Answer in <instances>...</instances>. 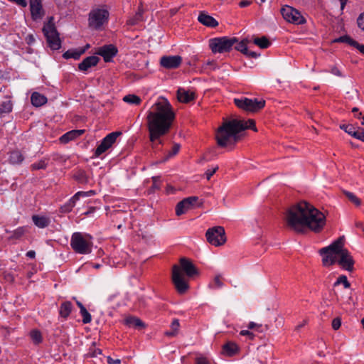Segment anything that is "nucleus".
Wrapping results in <instances>:
<instances>
[{
  "label": "nucleus",
  "instance_id": "nucleus-1",
  "mask_svg": "<svg viewBox=\"0 0 364 364\" xmlns=\"http://www.w3.org/2000/svg\"><path fill=\"white\" fill-rule=\"evenodd\" d=\"M284 220L289 229L297 233L318 232L325 225L326 217L311 204L301 201L287 209Z\"/></svg>",
  "mask_w": 364,
  "mask_h": 364
},
{
  "label": "nucleus",
  "instance_id": "nucleus-2",
  "mask_svg": "<svg viewBox=\"0 0 364 364\" xmlns=\"http://www.w3.org/2000/svg\"><path fill=\"white\" fill-rule=\"evenodd\" d=\"M175 114L168 100L159 97L147 112V125L152 148L158 150V144H161V136L166 134L174 120Z\"/></svg>",
  "mask_w": 364,
  "mask_h": 364
},
{
  "label": "nucleus",
  "instance_id": "nucleus-3",
  "mask_svg": "<svg viewBox=\"0 0 364 364\" xmlns=\"http://www.w3.org/2000/svg\"><path fill=\"white\" fill-rule=\"evenodd\" d=\"M319 253L322 256L324 266H330L337 262L346 271L353 270L354 260L350 252L343 248V241L341 238H338L329 246L321 248Z\"/></svg>",
  "mask_w": 364,
  "mask_h": 364
},
{
  "label": "nucleus",
  "instance_id": "nucleus-4",
  "mask_svg": "<svg viewBox=\"0 0 364 364\" xmlns=\"http://www.w3.org/2000/svg\"><path fill=\"white\" fill-rule=\"evenodd\" d=\"M247 129L257 131L254 120L242 121L232 119L224 122L218 127L216 132V139L218 146L225 147L234 144L240 138L239 134Z\"/></svg>",
  "mask_w": 364,
  "mask_h": 364
},
{
  "label": "nucleus",
  "instance_id": "nucleus-5",
  "mask_svg": "<svg viewBox=\"0 0 364 364\" xmlns=\"http://www.w3.org/2000/svg\"><path fill=\"white\" fill-rule=\"evenodd\" d=\"M92 240L90 235L76 232L71 236L70 246L76 253L87 255L92 252Z\"/></svg>",
  "mask_w": 364,
  "mask_h": 364
},
{
  "label": "nucleus",
  "instance_id": "nucleus-6",
  "mask_svg": "<svg viewBox=\"0 0 364 364\" xmlns=\"http://www.w3.org/2000/svg\"><path fill=\"white\" fill-rule=\"evenodd\" d=\"M109 17V13L105 6L94 8L89 13V27L95 30H102L104 25L107 23Z\"/></svg>",
  "mask_w": 364,
  "mask_h": 364
},
{
  "label": "nucleus",
  "instance_id": "nucleus-7",
  "mask_svg": "<svg viewBox=\"0 0 364 364\" xmlns=\"http://www.w3.org/2000/svg\"><path fill=\"white\" fill-rule=\"evenodd\" d=\"M43 32L50 48L52 50L60 49L61 42L59 38V33H58L53 23V17H50L48 21L44 24Z\"/></svg>",
  "mask_w": 364,
  "mask_h": 364
},
{
  "label": "nucleus",
  "instance_id": "nucleus-8",
  "mask_svg": "<svg viewBox=\"0 0 364 364\" xmlns=\"http://www.w3.org/2000/svg\"><path fill=\"white\" fill-rule=\"evenodd\" d=\"M237 41L236 38H228L227 36L214 38L209 41V46L213 53H223L229 52Z\"/></svg>",
  "mask_w": 364,
  "mask_h": 364
},
{
  "label": "nucleus",
  "instance_id": "nucleus-9",
  "mask_svg": "<svg viewBox=\"0 0 364 364\" xmlns=\"http://www.w3.org/2000/svg\"><path fill=\"white\" fill-rule=\"evenodd\" d=\"M235 104L240 109L247 112H257L264 107L265 101L257 100L256 98L249 99L243 97L241 99H235Z\"/></svg>",
  "mask_w": 364,
  "mask_h": 364
},
{
  "label": "nucleus",
  "instance_id": "nucleus-10",
  "mask_svg": "<svg viewBox=\"0 0 364 364\" xmlns=\"http://www.w3.org/2000/svg\"><path fill=\"white\" fill-rule=\"evenodd\" d=\"M205 236L208 242L214 246L222 245L226 241L225 230L221 226L209 228Z\"/></svg>",
  "mask_w": 364,
  "mask_h": 364
},
{
  "label": "nucleus",
  "instance_id": "nucleus-11",
  "mask_svg": "<svg viewBox=\"0 0 364 364\" xmlns=\"http://www.w3.org/2000/svg\"><path fill=\"white\" fill-rule=\"evenodd\" d=\"M281 14L285 21L296 25L303 24L305 23L304 18L300 12L289 6H284L281 9Z\"/></svg>",
  "mask_w": 364,
  "mask_h": 364
},
{
  "label": "nucleus",
  "instance_id": "nucleus-12",
  "mask_svg": "<svg viewBox=\"0 0 364 364\" xmlns=\"http://www.w3.org/2000/svg\"><path fill=\"white\" fill-rule=\"evenodd\" d=\"M172 281L176 290L180 294L185 293L189 287L188 282L185 279L182 271L178 265L173 267Z\"/></svg>",
  "mask_w": 364,
  "mask_h": 364
},
{
  "label": "nucleus",
  "instance_id": "nucleus-13",
  "mask_svg": "<svg viewBox=\"0 0 364 364\" xmlns=\"http://www.w3.org/2000/svg\"><path fill=\"white\" fill-rule=\"evenodd\" d=\"M120 132H114L107 134L97 146L95 151V157H99L101 154L105 153L112 144L116 141L117 137L120 136Z\"/></svg>",
  "mask_w": 364,
  "mask_h": 364
},
{
  "label": "nucleus",
  "instance_id": "nucleus-14",
  "mask_svg": "<svg viewBox=\"0 0 364 364\" xmlns=\"http://www.w3.org/2000/svg\"><path fill=\"white\" fill-rule=\"evenodd\" d=\"M198 198L196 196L188 197L178 203L176 206V214L179 216L184 214L187 210L191 209Z\"/></svg>",
  "mask_w": 364,
  "mask_h": 364
},
{
  "label": "nucleus",
  "instance_id": "nucleus-15",
  "mask_svg": "<svg viewBox=\"0 0 364 364\" xmlns=\"http://www.w3.org/2000/svg\"><path fill=\"white\" fill-rule=\"evenodd\" d=\"M182 58L179 55H164L160 59V65L166 69H176L179 67Z\"/></svg>",
  "mask_w": 364,
  "mask_h": 364
},
{
  "label": "nucleus",
  "instance_id": "nucleus-16",
  "mask_svg": "<svg viewBox=\"0 0 364 364\" xmlns=\"http://www.w3.org/2000/svg\"><path fill=\"white\" fill-rule=\"evenodd\" d=\"M31 16L33 21L41 19L44 14L41 0H29Z\"/></svg>",
  "mask_w": 364,
  "mask_h": 364
},
{
  "label": "nucleus",
  "instance_id": "nucleus-17",
  "mask_svg": "<svg viewBox=\"0 0 364 364\" xmlns=\"http://www.w3.org/2000/svg\"><path fill=\"white\" fill-rule=\"evenodd\" d=\"M117 52L118 50L115 46L109 44L99 48L97 54L101 55L105 62H110Z\"/></svg>",
  "mask_w": 364,
  "mask_h": 364
},
{
  "label": "nucleus",
  "instance_id": "nucleus-18",
  "mask_svg": "<svg viewBox=\"0 0 364 364\" xmlns=\"http://www.w3.org/2000/svg\"><path fill=\"white\" fill-rule=\"evenodd\" d=\"M100 58L95 55H91L85 58L78 65V68L80 71L87 72L90 68L97 65Z\"/></svg>",
  "mask_w": 364,
  "mask_h": 364
},
{
  "label": "nucleus",
  "instance_id": "nucleus-19",
  "mask_svg": "<svg viewBox=\"0 0 364 364\" xmlns=\"http://www.w3.org/2000/svg\"><path fill=\"white\" fill-rule=\"evenodd\" d=\"M177 99L183 103H188L195 99L196 95L193 92L180 87L177 90Z\"/></svg>",
  "mask_w": 364,
  "mask_h": 364
},
{
  "label": "nucleus",
  "instance_id": "nucleus-20",
  "mask_svg": "<svg viewBox=\"0 0 364 364\" xmlns=\"http://www.w3.org/2000/svg\"><path fill=\"white\" fill-rule=\"evenodd\" d=\"M198 21L204 26L215 28L218 25V21L206 12H200L198 16Z\"/></svg>",
  "mask_w": 364,
  "mask_h": 364
},
{
  "label": "nucleus",
  "instance_id": "nucleus-21",
  "mask_svg": "<svg viewBox=\"0 0 364 364\" xmlns=\"http://www.w3.org/2000/svg\"><path fill=\"white\" fill-rule=\"evenodd\" d=\"M84 132L85 131L82 129H75L69 131L60 137V141L62 144H67L69 141H73L81 136Z\"/></svg>",
  "mask_w": 364,
  "mask_h": 364
},
{
  "label": "nucleus",
  "instance_id": "nucleus-22",
  "mask_svg": "<svg viewBox=\"0 0 364 364\" xmlns=\"http://www.w3.org/2000/svg\"><path fill=\"white\" fill-rule=\"evenodd\" d=\"M180 264L182 269L186 272L188 277H193L198 274V272L193 263L186 258H181Z\"/></svg>",
  "mask_w": 364,
  "mask_h": 364
},
{
  "label": "nucleus",
  "instance_id": "nucleus-23",
  "mask_svg": "<svg viewBox=\"0 0 364 364\" xmlns=\"http://www.w3.org/2000/svg\"><path fill=\"white\" fill-rule=\"evenodd\" d=\"M32 220L34 225L39 228H45L50 223V218L46 215H33L32 216Z\"/></svg>",
  "mask_w": 364,
  "mask_h": 364
},
{
  "label": "nucleus",
  "instance_id": "nucleus-24",
  "mask_svg": "<svg viewBox=\"0 0 364 364\" xmlns=\"http://www.w3.org/2000/svg\"><path fill=\"white\" fill-rule=\"evenodd\" d=\"M124 323L129 328H142L145 327V323L139 318L135 316H128L124 320Z\"/></svg>",
  "mask_w": 364,
  "mask_h": 364
},
{
  "label": "nucleus",
  "instance_id": "nucleus-25",
  "mask_svg": "<svg viewBox=\"0 0 364 364\" xmlns=\"http://www.w3.org/2000/svg\"><path fill=\"white\" fill-rule=\"evenodd\" d=\"M31 103L33 106L38 107H41V106L45 105L47 102L48 100L45 95H43L38 92H34L31 95Z\"/></svg>",
  "mask_w": 364,
  "mask_h": 364
},
{
  "label": "nucleus",
  "instance_id": "nucleus-26",
  "mask_svg": "<svg viewBox=\"0 0 364 364\" xmlns=\"http://www.w3.org/2000/svg\"><path fill=\"white\" fill-rule=\"evenodd\" d=\"M85 52V49H70L63 54L65 59L73 58L77 60Z\"/></svg>",
  "mask_w": 364,
  "mask_h": 364
},
{
  "label": "nucleus",
  "instance_id": "nucleus-27",
  "mask_svg": "<svg viewBox=\"0 0 364 364\" xmlns=\"http://www.w3.org/2000/svg\"><path fill=\"white\" fill-rule=\"evenodd\" d=\"M72 309V303L70 301H65L60 305L59 314L60 316L66 318L70 315Z\"/></svg>",
  "mask_w": 364,
  "mask_h": 364
},
{
  "label": "nucleus",
  "instance_id": "nucleus-28",
  "mask_svg": "<svg viewBox=\"0 0 364 364\" xmlns=\"http://www.w3.org/2000/svg\"><path fill=\"white\" fill-rule=\"evenodd\" d=\"M143 9L141 8H139L138 11L135 14V15L131 17L127 21V24L129 26H135L137 25L139 23L143 21Z\"/></svg>",
  "mask_w": 364,
  "mask_h": 364
},
{
  "label": "nucleus",
  "instance_id": "nucleus-29",
  "mask_svg": "<svg viewBox=\"0 0 364 364\" xmlns=\"http://www.w3.org/2000/svg\"><path fill=\"white\" fill-rule=\"evenodd\" d=\"M13 104L11 101L6 98L5 101H3L0 105V117L4 114H8L12 111Z\"/></svg>",
  "mask_w": 364,
  "mask_h": 364
},
{
  "label": "nucleus",
  "instance_id": "nucleus-30",
  "mask_svg": "<svg viewBox=\"0 0 364 364\" xmlns=\"http://www.w3.org/2000/svg\"><path fill=\"white\" fill-rule=\"evenodd\" d=\"M180 327L178 319H173L170 325V330L166 331L165 334L168 337L176 336L178 332Z\"/></svg>",
  "mask_w": 364,
  "mask_h": 364
},
{
  "label": "nucleus",
  "instance_id": "nucleus-31",
  "mask_svg": "<svg viewBox=\"0 0 364 364\" xmlns=\"http://www.w3.org/2000/svg\"><path fill=\"white\" fill-rule=\"evenodd\" d=\"M77 200L78 199L77 198V196L74 195L66 203L61 206V211L63 213H70L75 207Z\"/></svg>",
  "mask_w": 364,
  "mask_h": 364
},
{
  "label": "nucleus",
  "instance_id": "nucleus-32",
  "mask_svg": "<svg viewBox=\"0 0 364 364\" xmlns=\"http://www.w3.org/2000/svg\"><path fill=\"white\" fill-rule=\"evenodd\" d=\"M23 156L19 151H13L10 153L9 161L12 164H18L23 161Z\"/></svg>",
  "mask_w": 364,
  "mask_h": 364
},
{
  "label": "nucleus",
  "instance_id": "nucleus-33",
  "mask_svg": "<svg viewBox=\"0 0 364 364\" xmlns=\"http://www.w3.org/2000/svg\"><path fill=\"white\" fill-rule=\"evenodd\" d=\"M255 45L258 46L260 48L264 49L270 46L271 43L267 38L263 36L262 38H255L253 40Z\"/></svg>",
  "mask_w": 364,
  "mask_h": 364
},
{
  "label": "nucleus",
  "instance_id": "nucleus-34",
  "mask_svg": "<svg viewBox=\"0 0 364 364\" xmlns=\"http://www.w3.org/2000/svg\"><path fill=\"white\" fill-rule=\"evenodd\" d=\"M333 42L335 43H346L351 46L355 47L358 45V42L351 38L350 36L345 35L336 38Z\"/></svg>",
  "mask_w": 364,
  "mask_h": 364
},
{
  "label": "nucleus",
  "instance_id": "nucleus-35",
  "mask_svg": "<svg viewBox=\"0 0 364 364\" xmlns=\"http://www.w3.org/2000/svg\"><path fill=\"white\" fill-rule=\"evenodd\" d=\"M73 177L80 183L85 184L88 182V178L85 172L82 170H78L76 171Z\"/></svg>",
  "mask_w": 364,
  "mask_h": 364
},
{
  "label": "nucleus",
  "instance_id": "nucleus-36",
  "mask_svg": "<svg viewBox=\"0 0 364 364\" xmlns=\"http://www.w3.org/2000/svg\"><path fill=\"white\" fill-rule=\"evenodd\" d=\"M123 100L131 105H139L141 102L140 97L135 95H127L123 97Z\"/></svg>",
  "mask_w": 364,
  "mask_h": 364
},
{
  "label": "nucleus",
  "instance_id": "nucleus-37",
  "mask_svg": "<svg viewBox=\"0 0 364 364\" xmlns=\"http://www.w3.org/2000/svg\"><path fill=\"white\" fill-rule=\"evenodd\" d=\"M224 351L228 355H232L237 351V346L233 343H228L223 346Z\"/></svg>",
  "mask_w": 364,
  "mask_h": 364
},
{
  "label": "nucleus",
  "instance_id": "nucleus-38",
  "mask_svg": "<svg viewBox=\"0 0 364 364\" xmlns=\"http://www.w3.org/2000/svg\"><path fill=\"white\" fill-rule=\"evenodd\" d=\"M30 336L33 343L39 344L42 342V336L38 330L34 329L30 332Z\"/></svg>",
  "mask_w": 364,
  "mask_h": 364
},
{
  "label": "nucleus",
  "instance_id": "nucleus-39",
  "mask_svg": "<svg viewBox=\"0 0 364 364\" xmlns=\"http://www.w3.org/2000/svg\"><path fill=\"white\" fill-rule=\"evenodd\" d=\"M223 287V283L220 280V276H216L214 278L213 282L212 283H210L208 285L209 288L213 289H220V288H222Z\"/></svg>",
  "mask_w": 364,
  "mask_h": 364
},
{
  "label": "nucleus",
  "instance_id": "nucleus-40",
  "mask_svg": "<svg viewBox=\"0 0 364 364\" xmlns=\"http://www.w3.org/2000/svg\"><path fill=\"white\" fill-rule=\"evenodd\" d=\"M26 227H19L18 228H16L14 232H13V234L11 236V238L12 239H18L20 238L22 235H24V233L26 232Z\"/></svg>",
  "mask_w": 364,
  "mask_h": 364
},
{
  "label": "nucleus",
  "instance_id": "nucleus-41",
  "mask_svg": "<svg viewBox=\"0 0 364 364\" xmlns=\"http://www.w3.org/2000/svg\"><path fill=\"white\" fill-rule=\"evenodd\" d=\"M180 147L181 146L178 144H175L173 146L171 150L170 151H168V154H166L165 159H164V161H167L171 157H172V156H175L176 154H178V152L179 151Z\"/></svg>",
  "mask_w": 364,
  "mask_h": 364
},
{
  "label": "nucleus",
  "instance_id": "nucleus-42",
  "mask_svg": "<svg viewBox=\"0 0 364 364\" xmlns=\"http://www.w3.org/2000/svg\"><path fill=\"white\" fill-rule=\"evenodd\" d=\"M341 284H343L345 288H349L350 287V283L348 282V281L347 279V277L345 276V275L340 276L337 279L336 282L334 283V286H337V285H339Z\"/></svg>",
  "mask_w": 364,
  "mask_h": 364
},
{
  "label": "nucleus",
  "instance_id": "nucleus-43",
  "mask_svg": "<svg viewBox=\"0 0 364 364\" xmlns=\"http://www.w3.org/2000/svg\"><path fill=\"white\" fill-rule=\"evenodd\" d=\"M47 167V162L45 159H41L39 161L34 163L31 165L33 170L45 169Z\"/></svg>",
  "mask_w": 364,
  "mask_h": 364
},
{
  "label": "nucleus",
  "instance_id": "nucleus-44",
  "mask_svg": "<svg viewBox=\"0 0 364 364\" xmlns=\"http://www.w3.org/2000/svg\"><path fill=\"white\" fill-rule=\"evenodd\" d=\"M344 193L352 203H353L356 205H360V200L357 198V196L354 193L348 191H345Z\"/></svg>",
  "mask_w": 364,
  "mask_h": 364
},
{
  "label": "nucleus",
  "instance_id": "nucleus-45",
  "mask_svg": "<svg viewBox=\"0 0 364 364\" xmlns=\"http://www.w3.org/2000/svg\"><path fill=\"white\" fill-rule=\"evenodd\" d=\"M341 128L343 129L349 135L353 136L354 133L356 131V128L352 124H343L341 126Z\"/></svg>",
  "mask_w": 364,
  "mask_h": 364
},
{
  "label": "nucleus",
  "instance_id": "nucleus-46",
  "mask_svg": "<svg viewBox=\"0 0 364 364\" xmlns=\"http://www.w3.org/2000/svg\"><path fill=\"white\" fill-rule=\"evenodd\" d=\"M236 43L237 44L235 46V48L239 51H241L244 54H247V47L245 42L241 41L237 43V41Z\"/></svg>",
  "mask_w": 364,
  "mask_h": 364
},
{
  "label": "nucleus",
  "instance_id": "nucleus-47",
  "mask_svg": "<svg viewBox=\"0 0 364 364\" xmlns=\"http://www.w3.org/2000/svg\"><path fill=\"white\" fill-rule=\"evenodd\" d=\"M80 314L82 316V322L83 323H89L91 320V315L87 311L86 309H82V311H80Z\"/></svg>",
  "mask_w": 364,
  "mask_h": 364
},
{
  "label": "nucleus",
  "instance_id": "nucleus-48",
  "mask_svg": "<svg viewBox=\"0 0 364 364\" xmlns=\"http://www.w3.org/2000/svg\"><path fill=\"white\" fill-rule=\"evenodd\" d=\"M95 194V191H78L75 196H77V198L79 200L81 197H90Z\"/></svg>",
  "mask_w": 364,
  "mask_h": 364
},
{
  "label": "nucleus",
  "instance_id": "nucleus-49",
  "mask_svg": "<svg viewBox=\"0 0 364 364\" xmlns=\"http://www.w3.org/2000/svg\"><path fill=\"white\" fill-rule=\"evenodd\" d=\"M353 137L364 142V129H356Z\"/></svg>",
  "mask_w": 364,
  "mask_h": 364
},
{
  "label": "nucleus",
  "instance_id": "nucleus-50",
  "mask_svg": "<svg viewBox=\"0 0 364 364\" xmlns=\"http://www.w3.org/2000/svg\"><path fill=\"white\" fill-rule=\"evenodd\" d=\"M218 169V166H215V167L208 168L205 173V176L207 180H210V178L213 176V175L216 172V171Z\"/></svg>",
  "mask_w": 364,
  "mask_h": 364
},
{
  "label": "nucleus",
  "instance_id": "nucleus-51",
  "mask_svg": "<svg viewBox=\"0 0 364 364\" xmlns=\"http://www.w3.org/2000/svg\"><path fill=\"white\" fill-rule=\"evenodd\" d=\"M195 364H210V363L205 357L198 356L195 359Z\"/></svg>",
  "mask_w": 364,
  "mask_h": 364
},
{
  "label": "nucleus",
  "instance_id": "nucleus-52",
  "mask_svg": "<svg viewBox=\"0 0 364 364\" xmlns=\"http://www.w3.org/2000/svg\"><path fill=\"white\" fill-rule=\"evenodd\" d=\"M204 68L207 69H210V70H215V63L214 60H207L205 61L204 63H203V66Z\"/></svg>",
  "mask_w": 364,
  "mask_h": 364
},
{
  "label": "nucleus",
  "instance_id": "nucleus-53",
  "mask_svg": "<svg viewBox=\"0 0 364 364\" xmlns=\"http://www.w3.org/2000/svg\"><path fill=\"white\" fill-rule=\"evenodd\" d=\"M102 354V350L100 348H90V351L88 353V355L90 357H97L98 355Z\"/></svg>",
  "mask_w": 364,
  "mask_h": 364
},
{
  "label": "nucleus",
  "instance_id": "nucleus-54",
  "mask_svg": "<svg viewBox=\"0 0 364 364\" xmlns=\"http://www.w3.org/2000/svg\"><path fill=\"white\" fill-rule=\"evenodd\" d=\"M358 27L364 31V12L360 14L357 19Z\"/></svg>",
  "mask_w": 364,
  "mask_h": 364
},
{
  "label": "nucleus",
  "instance_id": "nucleus-55",
  "mask_svg": "<svg viewBox=\"0 0 364 364\" xmlns=\"http://www.w3.org/2000/svg\"><path fill=\"white\" fill-rule=\"evenodd\" d=\"M341 321L339 318H335L332 321V328L334 330H338L341 327Z\"/></svg>",
  "mask_w": 364,
  "mask_h": 364
},
{
  "label": "nucleus",
  "instance_id": "nucleus-56",
  "mask_svg": "<svg viewBox=\"0 0 364 364\" xmlns=\"http://www.w3.org/2000/svg\"><path fill=\"white\" fill-rule=\"evenodd\" d=\"M331 73L336 76L343 77L341 71L336 66H333L331 68Z\"/></svg>",
  "mask_w": 364,
  "mask_h": 364
},
{
  "label": "nucleus",
  "instance_id": "nucleus-57",
  "mask_svg": "<svg viewBox=\"0 0 364 364\" xmlns=\"http://www.w3.org/2000/svg\"><path fill=\"white\" fill-rule=\"evenodd\" d=\"M9 1L14 2L18 6H21L22 7H26L28 4L26 0H9Z\"/></svg>",
  "mask_w": 364,
  "mask_h": 364
},
{
  "label": "nucleus",
  "instance_id": "nucleus-58",
  "mask_svg": "<svg viewBox=\"0 0 364 364\" xmlns=\"http://www.w3.org/2000/svg\"><path fill=\"white\" fill-rule=\"evenodd\" d=\"M240 334L242 336H248L250 339H253L254 338V334L249 330H242Z\"/></svg>",
  "mask_w": 364,
  "mask_h": 364
},
{
  "label": "nucleus",
  "instance_id": "nucleus-59",
  "mask_svg": "<svg viewBox=\"0 0 364 364\" xmlns=\"http://www.w3.org/2000/svg\"><path fill=\"white\" fill-rule=\"evenodd\" d=\"M107 361L109 364H119L121 363L120 359H113L112 357L108 356L107 358Z\"/></svg>",
  "mask_w": 364,
  "mask_h": 364
},
{
  "label": "nucleus",
  "instance_id": "nucleus-60",
  "mask_svg": "<svg viewBox=\"0 0 364 364\" xmlns=\"http://www.w3.org/2000/svg\"><path fill=\"white\" fill-rule=\"evenodd\" d=\"M251 4V1L247 0L241 1L239 4L240 6L242 8L247 7Z\"/></svg>",
  "mask_w": 364,
  "mask_h": 364
},
{
  "label": "nucleus",
  "instance_id": "nucleus-61",
  "mask_svg": "<svg viewBox=\"0 0 364 364\" xmlns=\"http://www.w3.org/2000/svg\"><path fill=\"white\" fill-rule=\"evenodd\" d=\"M26 256L31 259H33L36 257V252L33 250H29L26 252Z\"/></svg>",
  "mask_w": 364,
  "mask_h": 364
},
{
  "label": "nucleus",
  "instance_id": "nucleus-62",
  "mask_svg": "<svg viewBox=\"0 0 364 364\" xmlns=\"http://www.w3.org/2000/svg\"><path fill=\"white\" fill-rule=\"evenodd\" d=\"M247 326H248L249 329H253V328H255L256 327H260L261 325H258L257 323L251 321V322L249 323Z\"/></svg>",
  "mask_w": 364,
  "mask_h": 364
},
{
  "label": "nucleus",
  "instance_id": "nucleus-63",
  "mask_svg": "<svg viewBox=\"0 0 364 364\" xmlns=\"http://www.w3.org/2000/svg\"><path fill=\"white\" fill-rule=\"evenodd\" d=\"M361 53L364 54V45L360 44L358 43V45L355 47Z\"/></svg>",
  "mask_w": 364,
  "mask_h": 364
},
{
  "label": "nucleus",
  "instance_id": "nucleus-64",
  "mask_svg": "<svg viewBox=\"0 0 364 364\" xmlns=\"http://www.w3.org/2000/svg\"><path fill=\"white\" fill-rule=\"evenodd\" d=\"M245 55H248V56L253 57V58H257L258 56V55L255 52L249 51L248 50H247V54H245Z\"/></svg>",
  "mask_w": 364,
  "mask_h": 364
}]
</instances>
